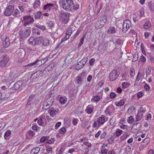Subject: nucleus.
I'll list each match as a JSON object with an SVG mask.
<instances>
[{"label":"nucleus","mask_w":154,"mask_h":154,"mask_svg":"<svg viewBox=\"0 0 154 154\" xmlns=\"http://www.w3.org/2000/svg\"><path fill=\"white\" fill-rule=\"evenodd\" d=\"M59 3L66 11H70L73 9L74 3L72 0H60Z\"/></svg>","instance_id":"obj_1"},{"label":"nucleus","mask_w":154,"mask_h":154,"mask_svg":"<svg viewBox=\"0 0 154 154\" xmlns=\"http://www.w3.org/2000/svg\"><path fill=\"white\" fill-rule=\"evenodd\" d=\"M22 21L23 26H26L32 24L34 22V20L32 17L27 15L23 17Z\"/></svg>","instance_id":"obj_2"},{"label":"nucleus","mask_w":154,"mask_h":154,"mask_svg":"<svg viewBox=\"0 0 154 154\" xmlns=\"http://www.w3.org/2000/svg\"><path fill=\"white\" fill-rule=\"evenodd\" d=\"M54 99L52 97H50L43 103L42 109L44 110L48 109L52 104Z\"/></svg>","instance_id":"obj_3"},{"label":"nucleus","mask_w":154,"mask_h":154,"mask_svg":"<svg viewBox=\"0 0 154 154\" xmlns=\"http://www.w3.org/2000/svg\"><path fill=\"white\" fill-rule=\"evenodd\" d=\"M60 19L62 22L64 23H67L68 22L69 14L67 12H63L60 14Z\"/></svg>","instance_id":"obj_4"},{"label":"nucleus","mask_w":154,"mask_h":154,"mask_svg":"<svg viewBox=\"0 0 154 154\" xmlns=\"http://www.w3.org/2000/svg\"><path fill=\"white\" fill-rule=\"evenodd\" d=\"M119 73L117 71L114 69L112 70L109 75L110 80L113 81L115 80L118 77Z\"/></svg>","instance_id":"obj_5"},{"label":"nucleus","mask_w":154,"mask_h":154,"mask_svg":"<svg viewBox=\"0 0 154 154\" xmlns=\"http://www.w3.org/2000/svg\"><path fill=\"white\" fill-rule=\"evenodd\" d=\"M131 26V23L129 20H125L123 24L122 31L124 32H126Z\"/></svg>","instance_id":"obj_6"},{"label":"nucleus","mask_w":154,"mask_h":154,"mask_svg":"<svg viewBox=\"0 0 154 154\" xmlns=\"http://www.w3.org/2000/svg\"><path fill=\"white\" fill-rule=\"evenodd\" d=\"M0 66H4L9 60V57L7 55H5L0 58Z\"/></svg>","instance_id":"obj_7"},{"label":"nucleus","mask_w":154,"mask_h":154,"mask_svg":"<svg viewBox=\"0 0 154 154\" xmlns=\"http://www.w3.org/2000/svg\"><path fill=\"white\" fill-rule=\"evenodd\" d=\"M14 7L12 5H8L6 8L4 13L6 16L10 15L14 10Z\"/></svg>","instance_id":"obj_8"},{"label":"nucleus","mask_w":154,"mask_h":154,"mask_svg":"<svg viewBox=\"0 0 154 154\" xmlns=\"http://www.w3.org/2000/svg\"><path fill=\"white\" fill-rule=\"evenodd\" d=\"M14 76L13 74H10L8 77H6L3 80V82H5L7 84L10 85L13 82Z\"/></svg>","instance_id":"obj_9"},{"label":"nucleus","mask_w":154,"mask_h":154,"mask_svg":"<svg viewBox=\"0 0 154 154\" xmlns=\"http://www.w3.org/2000/svg\"><path fill=\"white\" fill-rule=\"evenodd\" d=\"M47 59H48L47 58H45L43 60H42L43 61V63H44L46 62V61L47 60ZM42 61V60H37L36 61H35V62H34L33 63L25 65L24 66L25 67H28V66H34L35 67H36L38 65V64H37L38 62L40 61Z\"/></svg>","instance_id":"obj_10"},{"label":"nucleus","mask_w":154,"mask_h":154,"mask_svg":"<svg viewBox=\"0 0 154 154\" xmlns=\"http://www.w3.org/2000/svg\"><path fill=\"white\" fill-rule=\"evenodd\" d=\"M59 109L58 108H51L50 109L49 114L51 117H55L59 112Z\"/></svg>","instance_id":"obj_11"},{"label":"nucleus","mask_w":154,"mask_h":154,"mask_svg":"<svg viewBox=\"0 0 154 154\" xmlns=\"http://www.w3.org/2000/svg\"><path fill=\"white\" fill-rule=\"evenodd\" d=\"M72 29L70 28H69L67 29L66 32L65 37L62 39L61 41V42H62L69 38L72 34Z\"/></svg>","instance_id":"obj_12"},{"label":"nucleus","mask_w":154,"mask_h":154,"mask_svg":"<svg viewBox=\"0 0 154 154\" xmlns=\"http://www.w3.org/2000/svg\"><path fill=\"white\" fill-rule=\"evenodd\" d=\"M107 120V119L105 116L102 115L98 118L97 120L101 126L103 125Z\"/></svg>","instance_id":"obj_13"},{"label":"nucleus","mask_w":154,"mask_h":154,"mask_svg":"<svg viewBox=\"0 0 154 154\" xmlns=\"http://www.w3.org/2000/svg\"><path fill=\"white\" fill-rule=\"evenodd\" d=\"M55 6L54 4L51 3L47 4L44 6L43 9L52 11Z\"/></svg>","instance_id":"obj_14"},{"label":"nucleus","mask_w":154,"mask_h":154,"mask_svg":"<svg viewBox=\"0 0 154 154\" xmlns=\"http://www.w3.org/2000/svg\"><path fill=\"white\" fill-rule=\"evenodd\" d=\"M141 124L139 123H137L136 124L133 125L131 128V130L132 131L134 132L138 130H139L141 127Z\"/></svg>","instance_id":"obj_15"},{"label":"nucleus","mask_w":154,"mask_h":154,"mask_svg":"<svg viewBox=\"0 0 154 154\" xmlns=\"http://www.w3.org/2000/svg\"><path fill=\"white\" fill-rule=\"evenodd\" d=\"M125 120L124 119H122L120 120L119 126L120 128L123 129H127V126L125 124Z\"/></svg>","instance_id":"obj_16"},{"label":"nucleus","mask_w":154,"mask_h":154,"mask_svg":"<svg viewBox=\"0 0 154 154\" xmlns=\"http://www.w3.org/2000/svg\"><path fill=\"white\" fill-rule=\"evenodd\" d=\"M88 60L87 57H85L78 63V65L80 66L79 69H81L85 64Z\"/></svg>","instance_id":"obj_17"},{"label":"nucleus","mask_w":154,"mask_h":154,"mask_svg":"<svg viewBox=\"0 0 154 154\" xmlns=\"http://www.w3.org/2000/svg\"><path fill=\"white\" fill-rule=\"evenodd\" d=\"M17 54L18 59L20 60H21L23 58L24 55V51L23 49L20 50V51H17Z\"/></svg>","instance_id":"obj_18"},{"label":"nucleus","mask_w":154,"mask_h":154,"mask_svg":"<svg viewBox=\"0 0 154 154\" xmlns=\"http://www.w3.org/2000/svg\"><path fill=\"white\" fill-rule=\"evenodd\" d=\"M125 98H123L120 100L119 101L115 102V104L118 106H122L125 101Z\"/></svg>","instance_id":"obj_19"},{"label":"nucleus","mask_w":154,"mask_h":154,"mask_svg":"<svg viewBox=\"0 0 154 154\" xmlns=\"http://www.w3.org/2000/svg\"><path fill=\"white\" fill-rule=\"evenodd\" d=\"M136 111V109L134 106H131L129 107L127 111L128 114L130 115L134 114Z\"/></svg>","instance_id":"obj_20"},{"label":"nucleus","mask_w":154,"mask_h":154,"mask_svg":"<svg viewBox=\"0 0 154 154\" xmlns=\"http://www.w3.org/2000/svg\"><path fill=\"white\" fill-rule=\"evenodd\" d=\"M43 37H37L35 40V44L37 45H42Z\"/></svg>","instance_id":"obj_21"},{"label":"nucleus","mask_w":154,"mask_h":154,"mask_svg":"<svg viewBox=\"0 0 154 154\" xmlns=\"http://www.w3.org/2000/svg\"><path fill=\"white\" fill-rule=\"evenodd\" d=\"M10 42L9 38L6 37L5 39L4 42H3V46L5 48L8 47L10 45Z\"/></svg>","instance_id":"obj_22"},{"label":"nucleus","mask_w":154,"mask_h":154,"mask_svg":"<svg viewBox=\"0 0 154 154\" xmlns=\"http://www.w3.org/2000/svg\"><path fill=\"white\" fill-rule=\"evenodd\" d=\"M50 44V41L48 38L43 37L42 45L44 46L48 45Z\"/></svg>","instance_id":"obj_23"},{"label":"nucleus","mask_w":154,"mask_h":154,"mask_svg":"<svg viewBox=\"0 0 154 154\" xmlns=\"http://www.w3.org/2000/svg\"><path fill=\"white\" fill-rule=\"evenodd\" d=\"M34 18L36 19H38V18L42 19L43 18V13L40 11H38L36 14H35L34 16Z\"/></svg>","instance_id":"obj_24"},{"label":"nucleus","mask_w":154,"mask_h":154,"mask_svg":"<svg viewBox=\"0 0 154 154\" xmlns=\"http://www.w3.org/2000/svg\"><path fill=\"white\" fill-rule=\"evenodd\" d=\"M93 109L94 107H91L88 106L87 107L85 111L87 114H90L92 112Z\"/></svg>","instance_id":"obj_25"},{"label":"nucleus","mask_w":154,"mask_h":154,"mask_svg":"<svg viewBox=\"0 0 154 154\" xmlns=\"http://www.w3.org/2000/svg\"><path fill=\"white\" fill-rule=\"evenodd\" d=\"M40 149L38 147H36L32 149L30 151L31 154H37L39 152Z\"/></svg>","instance_id":"obj_26"},{"label":"nucleus","mask_w":154,"mask_h":154,"mask_svg":"<svg viewBox=\"0 0 154 154\" xmlns=\"http://www.w3.org/2000/svg\"><path fill=\"white\" fill-rule=\"evenodd\" d=\"M116 30L114 27H110L108 29L107 32L109 34H113L116 33Z\"/></svg>","instance_id":"obj_27"},{"label":"nucleus","mask_w":154,"mask_h":154,"mask_svg":"<svg viewBox=\"0 0 154 154\" xmlns=\"http://www.w3.org/2000/svg\"><path fill=\"white\" fill-rule=\"evenodd\" d=\"M54 75L55 76H52L51 77L48 78L47 80H50L52 82L56 80V79L58 76V75L57 74L56 72L55 73Z\"/></svg>","instance_id":"obj_28"},{"label":"nucleus","mask_w":154,"mask_h":154,"mask_svg":"<svg viewBox=\"0 0 154 154\" xmlns=\"http://www.w3.org/2000/svg\"><path fill=\"white\" fill-rule=\"evenodd\" d=\"M67 101V99L65 97H61L60 98V102L61 104H64Z\"/></svg>","instance_id":"obj_29"},{"label":"nucleus","mask_w":154,"mask_h":154,"mask_svg":"<svg viewBox=\"0 0 154 154\" xmlns=\"http://www.w3.org/2000/svg\"><path fill=\"white\" fill-rule=\"evenodd\" d=\"M30 28L29 27L26 28L24 32L25 36L27 37L29 36L30 34Z\"/></svg>","instance_id":"obj_30"},{"label":"nucleus","mask_w":154,"mask_h":154,"mask_svg":"<svg viewBox=\"0 0 154 154\" xmlns=\"http://www.w3.org/2000/svg\"><path fill=\"white\" fill-rule=\"evenodd\" d=\"M122 88L125 89L128 88L130 85V84L127 82H122Z\"/></svg>","instance_id":"obj_31"},{"label":"nucleus","mask_w":154,"mask_h":154,"mask_svg":"<svg viewBox=\"0 0 154 154\" xmlns=\"http://www.w3.org/2000/svg\"><path fill=\"white\" fill-rule=\"evenodd\" d=\"M101 126L99 124L97 120L94 121L92 124V127L93 128H99Z\"/></svg>","instance_id":"obj_32"},{"label":"nucleus","mask_w":154,"mask_h":154,"mask_svg":"<svg viewBox=\"0 0 154 154\" xmlns=\"http://www.w3.org/2000/svg\"><path fill=\"white\" fill-rule=\"evenodd\" d=\"M151 26V24L150 22L145 23L144 25V27L145 29H148L150 28Z\"/></svg>","instance_id":"obj_33"},{"label":"nucleus","mask_w":154,"mask_h":154,"mask_svg":"<svg viewBox=\"0 0 154 154\" xmlns=\"http://www.w3.org/2000/svg\"><path fill=\"white\" fill-rule=\"evenodd\" d=\"M64 121V125L65 126L69 127V126L70 124V121L68 119H65Z\"/></svg>","instance_id":"obj_34"},{"label":"nucleus","mask_w":154,"mask_h":154,"mask_svg":"<svg viewBox=\"0 0 154 154\" xmlns=\"http://www.w3.org/2000/svg\"><path fill=\"white\" fill-rule=\"evenodd\" d=\"M40 2L39 0H36L35 1L34 4L33 5V7L34 8H38L40 6Z\"/></svg>","instance_id":"obj_35"},{"label":"nucleus","mask_w":154,"mask_h":154,"mask_svg":"<svg viewBox=\"0 0 154 154\" xmlns=\"http://www.w3.org/2000/svg\"><path fill=\"white\" fill-rule=\"evenodd\" d=\"M127 121L128 123L131 124L134 122V119L132 116H131L128 118Z\"/></svg>","instance_id":"obj_36"},{"label":"nucleus","mask_w":154,"mask_h":154,"mask_svg":"<svg viewBox=\"0 0 154 154\" xmlns=\"http://www.w3.org/2000/svg\"><path fill=\"white\" fill-rule=\"evenodd\" d=\"M150 139L149 137L146 138L143 141V143L147 146L149 143Z\"/></svg>","instance_id":"obj_37"},{"label":"nucleus","mask_w":154,"mask_h":154,"mask_svg":"<svg viewBox=\"0 0 154 154\" xmlns=\"http://www.w3.org/2000/svg\"><path fill=\"white\" fill-rule=\"evenodd\" d=\"M55 66V63H52L50 64L47 67V69L49 71L53 69Z\"/></svg>","instance_id":"obj_38"},{"label":"nucleus","mask_w":154,"mask_h":154,"mask_svg":"<svg viewBox=\"0 0 154 154\" xmlns=\"http://www.w3.org/2000/svg\"><path fill=\"white\" fill-rule=\"evenodd\" d=\"M123 132V131L120 129H117L115 132L116 135V136H120Z\"/></svg>","instance_id":"obj_39"},{"label":"nucleus","mask_w":154,"mask_h":154,"mask_svg":"<svg viewBox=\"0 0 154 154\" xmlns=\"http://www.w3.org/2000/svg\"><path fill=\"white\" fill-rule=\"evenodd\" d=\"M143 116L140 114V113H138L137 115L136 116V121H139L141 120Z\"/></svg>","instance_id":"obj_40"},{"label":"nucleus","mask_w":154,"mask_h":154,"mask_svg":"<svg viewBox=\"0 0 154 154\" xmlns=\"http://www.w3.org/2000/svg\"><path fill=\"white\" fill-rule=\"evenodd\" d=\"M140 13L141 15L140 16L136 17H135V16H134L133 19V20L135 22H136L137 20H138L141 18V16H142V15L143 14V12L142 13Z\"/></svg>","instance_id":"obj_41"},{"label":"nucleus","mask_w":154,"mask_h":154,"mask_svg":"<svg viewBox=\"0 0 154 154\" xmlns=\"http://www.w3.org/2000/svg\"><path fill=\"white\" fill-rule=\"evenodd\" d=\"M151 67H148L146 69V74L147 77L149 75H150L151 72Z\"/></svg>","instance_id":"obj_42"},{"label":"nucleus","mask_w":154,"mask_h":154,"mask_svg":"<svg viewBox=\"0 0 154 154\" xmlns=\"http://www.w3.org/2000/svg\"><path fill=\"white\" fill-rule=\"evenodd\" d=\"M100 97L99 96L96 95L93 96L92 100L95 102H98L100 100Z\"/></svg>","instance_id":"obj_43"},{"label":"nucleus","mask_w":154,"mask_h":154,"mask_svg":"<svg viewBox=\"0 0 154 154\" xmlns=\"http://www.w3.org/2000/svg\"><path fill=\"white\" fill-rule=\"evenodd\" d=\"M116 121L115 119L114 118H112L109 120V124L110 125H113L115 123Z\"/></svg>","instance_id":"obj_44"},{"label":"nucleus","mask_w":154,"mask_h":154,"mask_svg":"<svg viewBox=\"0 0 154 154\" xmlns=\"http://www.w3.org/2000/svg\"><path fill=\"white\" fill-rule=\"evenodd\" d=\"M19 37L21 38H24L25 37V35H24V32L23 33V32L22 31H19Z\"/></svg>","instance_id":"obj_45"},{"label":"nucleus","mask_w":154,"mask_h":154,"mask_svg":"<svg viewBox=\"0 0 154 154\" xmlns=\"http://www.w3.org/2000/svg\"><path fill=\"white\" fill-rule=\"evenodd\" d=\"M28 41L30 44H33L35 42V40L33 37H31L28 39Z\"/></svg>","instance_id":"obj_46"},{"label":"nucleus","mask_w":154,"mask_h":154,"mask_svg":"<svg viewBox=\"0 0 154 154\" xmlns=\"http://www.w3.org/2000/svg\"><path fill=\"white\" fill-rule=\"evenodd\" d=\"M76 81L78 84H81L82 82V78L79 76H77L76 78Z\"/></svg>","instance_id":"obj_47"},{"label":"nucleus","mask_w":154,"mask_h":154,"mask_svg":"<svg viewBox=\"0 0 154 154\" xmlns=\"http://www.w3.org/2000/svg\"><path fill=\"white\" fill-rule=\"evenodd\" d=\"M145 110L143 108H141L140 110L139 111L138 113H140L142 115H143V114L145 113Z\"/></svg>","instance_id":"obj_48"},{"label":"nucleus","mask_w":154,"mask_h":154,"mask_svg":"<svg viewBox=\"0 0 154 154\" xmlns=\"http://www.w3.org/2000/svg\"><path fill=\"white\" fill-rule=\"evenodd\" d=\"M144 35L145 38L148 39L149 36L151 35V33L150 32H145Z\"/></svg>","instance_id":"obj_49"},{"label":"nucleus","mask_w":154,"mask_h":154,"mask_svg":"<svg viewBox=\"0 0 154 154\" xmlns=\"http://www.w3.org/2000/svg\"><path fill=\"white\" fill-rule=\"evenodd\" d=\"M37 123L39 125L42 126L43 125V123L42 118H39L38 120Z\"/></svg>","instance_id":"obj_50"},{"label":"nucleus","mask_w":154,"mask_h":154,"mask_svg":"<svg viewBox=\"0 0 154 154\" xmlns=\"http://www.w3.org/2000/svg\"><path fill=\"white\" fill-rule=\"evenodd\" d=\"M36 26L42 30H45L46 29V27L43 25H38Z\"/></svg>","instance_id":"obj_51"},{"label":"nucleus","mask_w":154,"mask_h":154,"mask_svg":"<svg viewBox=\"0 0 154 154\" xmlns=\"http://www.w3.org/2000/svg\"><path fill=\"white\" fill-rule=\"evenodd\" d=\"M47 140V138L46 137H42L40 140V142L41 143L46 142Z\"/></svg>","instance_id":"obj_52"},{"label":"nucleus","mask_w":154,"mask_h":154,"mask_svg":"<svg viewBox=\"0 0 154 154\" xmlns=\"http://www.w3.org/2000/svg\"><path fill=\"white\" fill-rule=\"evenodd\" d=\"M87 125V122L85 121H83L81 123V126L83 128H85Z\"/></svg>","instance_id":"obj_53"},{"label":"nucleus","mask_w":154,"mask_h":154,"mask_svg":"<svg viewBox=\"0 0 154 154\" xmlns=\"http://www.w3.org/2000/svg\"><path fill=\"white\" fill-rule=\"evenodd\" d=\"M144 94V93L141 91H140V92H138L137 93V97L139 98H140Z\"/></svg>","instance_id":"obj_54"},{"label":"nucleus","mask_w":154,"mask_h":154,"mask_svg":"<svg viewBox=\"0 0 154 154\" xmlns=\"http://www.w3.org/2000/svg\"><path fill=\"white\" fill-rule=\"evenodd\" d=\"M66 132V129L64 127L61 128L60 130V132L61 134H64Z\"/></svg>","instance_id":"obj_55"},{"label":"nucleus","mask_w":154,"mask_h":154,"mask_svg":"<svg viewBox=\"0 0 154 154\" xmlns=\"http://www.w3.org/2000/svg\"><path fill=\"white\" fill-rule=\"evenodd\" d=\"M116 96V94L114 92H112L110 94V97L111 99L114 98Z\"/></svg>","instance_id":"obj_56"},{"label":"nucleus","mask_w":154,"mask_h":154,"mask_svg":"<svg viewBox=\"0 0 154 154\" xmlns=\"http://www.w3.org/2000/svg\"><path fill=\"white\" fill-rule=\"evenodd\" d=\"M47 27L49 28H52L54 26V24L52 22H49L47 24Z\"/></svg>","instance_id":"obj_57"},{"label":"nucleus","mask_w":154,"mask_h":154,"mask_svg":"<svg viewBox=\"0 0 154 154\" xmlns=\"http://www.w3.org/2000/svg\"><path fill=\"white\" fill-rule=\"evenodd\" d=\"M146 145L142 143L140 146L139 147V148L140 150H143L144 148H145L146 146Z\"/></svg>","instance_id":"obj_58"},{"label":"nucleus","mask_w":154,"mask_h":154,"mask_svg":"<svg viewBox=\"0 0 154 154\" xmlns=\"http://www.w3.org/2000/svg\"><path fill=\"white\" fill-rule=\"evenodd\" d=\"M107 149H102L101 151V154H107Z\"/></svg>","instance_id":"obj_59"},{"label":"nucleus","mask_w":154,"mask_h":154,"mask_svg":"<svg viewBox=\"0 0 154 154\" xmlns=\"http://www.w3.org/2000/svg\"><path fill=\"white\" fill-rule=\"evenodd\" d=\"M103 84V82L102 81L100 82L96 85V87L98 88H101Z\"/></svg>","instance_id":"obj_60"},{"label":"nucleus","mask_w":154,"mask_h":154,"mask_svg":"<svg viewBox=\"0 0 154 154\" xmlns=\"http://www.w3.org/2000/svg\"><path fill=\"white\" fill-rule=\"evenodd\" d=\"M95 61V59L94 58H92L89 61L90 64L91 66H92L93 65L94 62Z\"/></svg>","instance_id":"obj_61"},{"label":"nucleus","mask_w":154,"mask_h":154,"mask_svg":"<svg viewBox=\"0 0 154 154\" xmlns=\"http://www.w3.org/2000/svg\"><path fill=\"white\" fill-rule=\"evenodd\" d=\"M11 132L10 131L8 130L6 131L4 134V136L8 137L11 134Z\"/></svg>","instance_id":"obj_62"},{"label":"nucleus","mask_w":154,"mask_h":154,"mask_svg":"<svg viewBox=\"0 0 154 154\" xmlns=\"http://www.w3.org/2000/svg\"><path fill=\"white\" fill-rule=\"evenodd\" d=\"M151 115L150 114H149L147 115L146 117V120H149L151 119Z\"/></svg>","instance_id":"obj_63"},{"label":"nucleus","mask_w":154,"mask_h":154,"mask_svg":"<svg viewBox=\"0 0 154 154\" xmlns=\"http://www.w3.org/2000/svg\"><path fill=\"white\" fill-rule=\"evenodd\" d=\"M140 60V61L143 62H145L146 61V59L145 57L143 56H141Z\"/></svg>","instance_id":"obj_64"}]
</instances>
